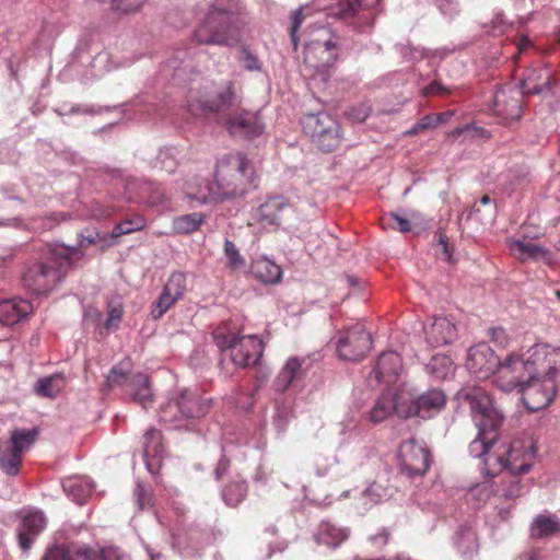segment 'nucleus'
Listing matches in <instances>:
<instances>
[{"label":"nucleus","instance_id":"nucleus-4","mask_svg":"<svg viewBox=\"0 0 560 560\" xmlns=\"http://www.w3.org/2000/svg\"><path fill=\"white\" fill-rule=\"evenodd\" d=\"M469 405L472 421L478 428V434L469 444V453L475 457L488 456L489 451L498 439V431L503 423L502 412L494 406L491 396L481 388L469 389L465 394Z\"/></svg>","mask_w":560,"mask_h":560},{"label":"nucleus","instance_id":"nucleus-56","mask_svg":"<svg viewBox=\"0 0 560 560\" xmlns=\"http://www.w3.org/2000/svg\"><path fill=\"white\" fill-rule=\"evenodd\" d=\"M114 213L115 209L113 207H104L98 203L93 205L91 209V215L95 219H107Z\"/></svg>","mask_w":560,"mask_h":560},{"label":"nucleus","instance_id":"nucleus-27","mask_svg":"<svg viewBox=\"0 0 560 560\" xmlns=\"http://www.w3.org/2000/svg\"><path fill=\"white\" fill-rule=\"evenodd\" d=\"M143 442V458L149 470L159 469L165 454L162 434L159 430L151 429L145 432Z\"/></svg>","mask_w":560,"mask_h":560},{"label":"nucleus","instance_id":"nucleus-5","mask_svg":"<svg viewBox=\"0 0 560 560\" xmlns=\"http://www.w3.org/2000/svg\"><path fill=\"white\" fill-rule=\"evenodd\" d=\"M201 108L206 113L221 115L232 136L250 139L264 131L265 125L259 115L240 107L232 83H229L224 91L201 102Z\"/></svg>","mask_w":560,"mask_h":560},{"label":"nucleus","instance_id":"nucleus-60","mask_svg":"<svg viewBox=\"0 0 560 560\" xmlns=\"http://www.w3.org/2000/svg\"><path fill=\"white\" fill-rule=\"evenodd\" d=\"M389 539V532L386 528H383L378 534L371 537V540L374 545H377L378 547L387 545Z\"/></svg>","mask_w":560,"mask_h":560},{"label":"nucleus","instance_id":"nucleus-44","mask_svg":"<svg viewBox=\"0 0 560 560\" xmlns=\"http://www.w3.org/2000/svg\"><path fill=\"white\" fill-rule=\"evenodd\" d=\"M145 226V219L142 215L124 220L116 224L112 231L110 236L117 238L121 235L130 234L135 231H140Z\"/></svg>","mask_w":560,"mask_h":560},{"label":"nucleus","instance_id":"nucleus-26","mask_svg":"<svg viewBox=\"0 0 560 560\" xmlns=\"http://www.w3.org/2000/svg\"><path fill=\"white\" fill-rule=\"evenodd\" d=\"M508 247L511 254L518 260H545L549 261L551 259L550 252L539 246L530 241L526 240H516V238H508L506 240Z\"/></svg>","mask_w":560,"mask_h":560},{"label":"nucleus","instance_id":"nucleus-1","mask_svg":"<svg viewBox=\"0 0 560 560\" xmlns=\"http://www.w3.org/2000/svg\"><path fill=\"white\" fill-rule=\"evenodd\" d=\"M255 179V168L247 156L231 152L218 160L214 182L202 184L198 178L187 182L185 192L200 203L222 201L245 196Z\"/></svg>","mask_w":560,"mask_h":560},{"label":"nucleus","instance_id":"nucleus-18","mask_svg":"<svg viewBox=\"0 0 560 560\" xmlns=\"http://www.w3.org/2000/svg\"><path fill=\"white\" fill-rule=\"evenodd\" d=\"M186 291V275L184 272H173L164 284L159 299L152 306V318H161L177 301L183 299Z\"/></svg>","mask_w":560,"mask_h":560},{"label":"nucleus","instance_id":"nucleus-31","mask_svg":"<svg viewBox=\"0 0 560 560\" xmlns=\"http://www.w3.org/2000/svg\"><path fill=\"white\" fill-rule=\"evenodd\" d=\"M380 0H340L337 8V15L345 21L360 18L369 20L371 12L368 9L373 8Z\"/></svg>","mask_w":560,"mask_h":560},{"label":"nucleus","instance_id":"nucleus-52","mask_svg":"<svg viewBox=\"0 0 560 560\" xmlns=\"http://www.w3.org/2000/svg\"><path fill=\"white\" fill-rule=\"evenodd\" d=\"M307 10H308L307 7L301 8L299 10H296L291 18L292 25H291V30H290V36H291V40H292V44L295 49L298 47V31L306 18L305 11H307Z\"/></svg>","mask_w":560,"mask_h":560},{"label":"nucleus","instance_id":"nucleus-15","mask_svg":"<svg viewBox=\"0 0 560 560\" xmlns=\"http://www.w3.org/2000/svg\"><path fill=\"white\" fill-rule=\"evenodd\" d=\"M372 338L361 323L345 329L339 337L337 351L343 360H362L371 350Z\"/></svg>","mask_w":560,"mask_h":560},{"label":"nucleus","instance_id":"nucleus-62","mask_svg":"<svg viewBox=\"0 0 560 560\" xmlns=\"http://www.w3.org/2000/svg\"><path fill=\"white\" fill-rule=\"evenodd\" d=\"M453 115H454V113L452 110L433 114V120H434L435 127L447 122L452 118Z\"/></svg>","mask_w":560,"mask_h":560},{"label":"nucleus","instance_id":"nucleus-33","mask_svg":"<svg viewBox=\"0 0 560 560\" xmlns=\"http://www.w3.org/2000/svg\"><path fill=\"white\" fill-rule=\"evenodd\" d=\"M314 538L319 545L336 548L348 538V532L343 528L336 527L329 522H322L314 534Z\"/></svg>","mask_w":560,"mask_h":560},{"label":"nucleus","instance_id":"nucleus-8","mask_svg":"<svg viewBox=\"0 0 560 560\" xmlns=\"http://www.w3.org/2000/svg\"><path fill=\"white\" fill-rule=\"evenodd\" d=\"M241 38V27L234 15L222 9L209 11L194 31V39L199 45L234 47Z\"/></svg>","mask_w":560,"mask_h":560},{"label":"nucleus","instance_id":"nucleus-50","mask_svg":"<svg viewBox=\"0 0 560 560\" xmlns=\"http://www.w3.org/2000/svg\"><path fill=\"white\" fill-rule=\"evenodd\" d=\"M238 61L247 71H259L261 69V62L259 59L247 48H243L241 50Z\"/></svg>","mask_w":560,"mask_h":560},{"label":"nucleus","instance_id":"nucleus-45","mask_svg":"<svg viewBox=\"0 0 560 560\" xmlns=\"http://www.w3.org/2000/svg\"><path fill=\"white\" fill-rule=\"evenodd\" d=\"M224 254L226 257L228 268L232 270H238L240 268L244 267L245 259L240 254L236 245L230 240H225L224 242Z\"/></svg>","mask_w":560,"mask_h":560},{"label":"nucleus","instance_id":"nucleus-11","mask_svg":"<svg viewBox=\"0 0 560 560\" xmlns=\"http://www.w3.org/2000/svg\"><path fill=\"white\" fill-rule=\"evenodd\" d=\"M303 128L312 142L323 152L335 151L341 141L339 122L327 113L308 114Z\"/></svg>","mask_w":560,"mask_h":560},{"label":"nucleus","instance_id":"nucleus-16","mask_svg":"<svg viewBox=\"0 0 560 560\" xmlns=\"http://www.w3.org/2000/svg\"><path fill=\"white\" fill-rule=\"evenodd\" d=\"M500 360L495 352L485 342H480L468 350L466 368L479 380H487L498 375Z\"/></svg>","mask_w":560,"mask_h":560},{"label":"nucleus","instance_id":"nucleus-47","mask_svg":"<svg viewBox=\"0 0 560 560\" xmlns=\"http://www.w3.org/2000/svg\"><path fill=\"white\" fill-rule=\"evenodd\" d=\"M154 190L153 192H150L149 195L145 194H139L133 197V202H144L151 207H158L161 205H164L166 202V197L164 195V190L160 185L154 184Z\"/></svg>","mask_w":560,"mask_h":560},{"label":"nucleus","instance_id":"nucleus-48","mask_svg":"<svg viewBox=\"0 0 560 560\" xmlns=\"http://www.w3.org/2000/svg\"><path fill=\"white\" fill-rule=\"evenodd\" d=\"M154 184L141 179L129 180L126 185V194L129 200L133 201V197L139 194L149 195L154 190Z\"/></svg>","mask_w":560,"mask_h":560},{"label":"nucleus","instance_id":"nucleus-21","mask_svg":"<svg viewBox=\"0 0 560 560\" xmlns=\"http://www.w3.org/2000/svg\"><path fill=\"white\" fill-rule=\"evenodd\" d=\"M46 518L43 512L32 511L26 513L18 526L19 546L23 551H28L35 538L46 527Z\"/></svg>","mask_w":560,"mask_h":560},{"label":"nucleus","instance_id":"nucleus-51","mask_svg":"<svg viewBox=\"0 0 560 560\" xmlns=\"http://www.w3.org/2000/svg\"><path fill=\"white\" fill-rule=\"evenodd\" d=\"M430 128H435L433 120V114L423 116L418 122H416L410 129L405 131V136L413 137L419 133L427 131Z\"/></svg>","mask_w":560,"mask_h":560},{"label":"nucleus","instance_id":"nucleus-9","mask_svg":"<svg viewBox=\"0 0 560 560\" xmlns=\"http://www.w3.org/2000/svg\"><path fill=\"white\" fill-rule=\"evenodd\" d=\"M536 457V447L530 436L514 439L509 450L499 456H488L485 459L483 471L495 475L505 468L509 472H528Z\"/></svg>","mask_w":560,"mask_h":560},{"label":"nucleus","instance_id":"nucleus-12","mask_svg":"<svg viewBox=\"0 0 560 560\" xmlns=\"http://www.w3.org/2000/svg\"><path fill=\"white\" fill-rule=\"evenodd\" d=\"M37 436L34 430H14L10 441L0 444V469L15 476L20 471L23 454L32 446Z\"/></svg>","mask_w":560,"mask_h":560},{"label":"nucleus","instance_id":"nucleus-64","mask_svg":"<svg viewBox=\"0 0 560 560\" xmlns=\"http://www.w3.org/2000/svg\"><path fill=\"white\" fill-rule=\"evenodd\" d=\"M532 46L530 40L526 36H521L518 38L517 47L520 55L525 52Z\"/></svg>","mask_w":560,"mask_h":560},{"label":"nucleus","instance_id":"nucleus-30","mask_svg":"<svg viewBox=\"0 0 560 560\" xmlns=\"http://www.w3.org/2000/svg\"><path fill=\"white\" fill-rule=\"evenodd\" d=\"M390 400L398 417L409 418L416 416L417 397L405 384L396 388L393 394L390 393Z\"/></svg>","mask_w":560,"mask_h":560},{"label":"nucleus","instance_id":"nucleus-3","mask_svg":"<svg viewBox=\"0 0 560 560\" xmlns=\"http://www.w3.org/2000/svg\"><path fill=\"white\" fill-rule=\"evenodd\" d=\"M304 36L301 71L310 80L326 83L331 75V67L339 57L340 38L324 26L313 27Z\"/></svg>","mask_w":560,"mask_h":560},{"label":"nucleus","instance_id":"nucleus-57","mask_svg":"<svg viewBox=\"0 0 560 560\" xmlns=\"http://www.w3.org/2000/svg\"><path fill=\"white\" fill-rule=\"evenodd\" d=\"M371 114V108L366 105H360L358 107H353L349 112V117L354 121H364Z\"/></svg>","mask_w":560,"mask_h":560},{"label":"nucleus","instance_id":"nucleus-40","mask_svg":"<svg viewBox=\"0 0 560 560\" xmlns=\"http://www.w3.org/2000/svg\"><path fill=\"white\" fill-rule=\"evenodd\" d=\"M523 472H509L508 476L501 479L500 487L495 493L505 499H515L522 495L524 486L518 478Z\"/></svg>","mask_w":560,"mask_h":560},{"label":"nucleus","instance_id":"nucleus-29","mask_svg":"<svg viewBox=\"0 0 560 560\" xmlns=\"http://www.w3.org/2000/svg\"><path fill=\"white\" fill-rule=\"evenodd\" d=\"M33 312V306L27 300L10 299L0 302V323L7 326L19 323Z\"/></svg>","mask_w":560,"mask_h":560},{"label":"nucleus","instance_id":"nucleus-39","mask_svg":"<svg viewBox=\"0 0 560 560\" xmlns=\"http://www.w3.org/2000/svg\"><path fill=\"white\" fill-rule=\"evenodd\" d=\"M247 492L245 480H232L223 488L222 498L228 505L235 508L245 500Z\"/></svg>","mask_w":560,"mask_h":560},{"label":"nucleus","instance_id":"nucleus-28","mask_svg":"<svg viewBox=\"0 0 560 560\" xmlns=\"http://www.w3.org/2000/svg\"><path fill=\"white\" fill-rule=\"evenodd\" d=\"M446 395L440 389H430L417 396L416 416L431 419L442 411L446 405Z\"/></svg>","mask_w":560,"mask_h":560},{"label":"nucleus","instance_id":"nucleus-14","mask_svg":"<svg viewBox=\"0 0 560 560\" xmlns=\"http://www.w3.org/2000/svg\"><path fill=\"white\" fill-rule=\"evenodd\" d=\"M397 457L401 472L409 477L423 476L431 465L429 448L415 439L400 444Z\"/></svg>","mask_w":560,"mask_h":560},{"label":"nucleus","instance_id":"nucleus-46","mask_svg":"<svg viewBox=\"0 0 560 560\" xmlns=\"http://www.w3.org/2000/svg\"><path fill=\"white\" fill-rule=\"evenodd\" d=\"M382 225L384 229L389 228L401 233H407L411 229V224L407 219L394 212H389L382 218Z\"/></svg>","mask_w":560,"mask_h":560},{"label":"nucleus","instance_id":"nucleus-36","mask_svg":"<svg viewBox=\"0 0 560 560\" xmlns=\"http://www.w3.org/2000/svg\"><path fill=\"white\" fill-rule=\"evenodd\" d=\"M560 533V520L552 515H538L532 526L530 536L544 538Z\"/></svg>","mask_w":560,"mask_h":560},{"label":"nucleus","instance_id":"nucleus-38","mask_svg":"<svg viewBox=\"0 0 560 560\" xmlns=\"http://www.w3.org/2000/svg\"><path fill=\"white\" fill-rule=\"evenodd\" d=\"M66 381L62 374H52L38 380L35 386L36 394L42 397L55 398L65 388Z\"/></svg>","mask_w":560,"mask_h":560},{"label":"nucleus","instance_id":"nucleus-22","mask_svg":"<svg viewBox=\"0 0 560 560\" xmlns=\"http://www.w3.org/2000/svg\"><path fill=\"white\" fill-rule=\"evenodd\" d=\"M402 368L401 358L397 352H383L371 374L368 377L370 384L393 383L399 375Z\"/></svg>","mask_w":560,"mask_h":560},{"label":"nucleus","instance_id":"nucleus-37","mask_svg":"<svg viewBox=\"0 0 560 560\" xmlns=\"http://www.w3.org/2000/svg\"><path fill=\"white\" fill-rule=\"evenodd\" d=\"M131 378L132 376H130V362L121 361L110 369L106 377L105 386L108 389L115 387H125L128 392L130 388Z\"/></svg>","mask_w":560,"mask_h":560},{"label":"nucleus","instance_id":"nucleus-54","mask_svg":"<svg viewBox=\"0 0 560 560\" xmlns=\"http://www.w3.org/2000/svg\"><path fill=\"white\" fill-rule=\"evenodd\" d=\"M451 93V90L447 86L442 85L439 81H433L428 86L423 88L422 94L423 96H445Z\"/></svg>","mask_w":560,"mask_h":560},{"label":"nucleus","instance_id":"nucleus-17","mask_svg":"<svg viewBox=\"0 0 560 560\" xmlns=\"http://www.w3.org/2000/svg\"><path fill=\"white\" fill-rule=\"evenodd\" d=\"M524 94L517 86L506 84L499 89L493 97V112L504 122L521 118Z\"/></svg>","mask_w":560,"mask_h":560},{"label":"nucleus","instance_id":"nucleus-34","mask_svg":"<svg viewBox=\"0 0 560 560\" xmlns=\"http://www.w3.org/2000/svg\"><path fill=\"white\" fill-rule=\"evenodd\" d=\"M65 492L78 504H83L92 493L93 485L84 477H69L62 481Z\"/></svg>","mask_w":560,"mask_h":560},{"label":"nucleus","instance_id":"nucleus-20","mask_svg":"<svg viewBox=\"0 0 560 560\" xmlns=\"http://www.w3.org/2000/svg\"><path fill=\"white\" fill-rule=\"evenodd\" d=\"M555 84L550 69L544 66L529 67L521 80V92L525 95L541 94L550 91Z\"/></svg>","mask_w":560,"mask_h":560},{"label":"nucleus","instance_id":"nucleus-43","mask_svg":"<svg viewBox=\"0 0 560 560\" xmlns=\"http://www.w3.org/2000/svg\"><path fill=\"white\" fill-rule=\"evenodd\" d=\"M393 412H395V410L393 401L390 400V393H383L371 410L370 419L374 423H380Z\"/></svg>","mask_w":560,"mask_h":560},{"label":"nucleus","instance_id":"nucleus-42","mask_svg":"<svg viewBox=\"0 0 560 560\" xmlns=\"http://www.w3.org/2000/svg\"><path fill=\"white\" fill-rule=\"evenodd\" d=\"M428 371L439 380H445L454 372V363L448 355L435 354L427 365Z\"/></svg>","mask_w":560,"mask_h":560},{"label":"nucleus","instance_id":"nucleus-35","mask_svg":"<svg viewBox=\"0 0 560 560\" xmlns=\"http://www.w3.org/2000/svg\"><path fill=\"white\" fill-rule=\"evenodd\" d=\"M128 393L132 395L133 399L140 402L143 408H147V405L152 401L149 376L143 373L132 375Z\"/></svg>","mask_w":560,"mask_h":560},{"label":"nucleus","instance_id":"nucleus-53","mask_svg":"<svg viewBox=\"0 0 560 560\" xmlns=\"http://www.w3.org/2000/svg\"><path fill=\"white\" fill-rule=\"evenodd\" d=\"M363 495L371 503H375L376 504V503L381 502L384 499L386 493H385V489L381 485H378L376 482H373L363 491Z\"/></svg>","mask_w":560,"mask_h":560},{"label":"nucleus","instance_id":"nucleus-2","mask_svg":"<svg viewBox=\"0 0 560 560\" xmlns=\"http://www.w3.org/2000/svg\"><path fill=\"white\" fill-rule=\"evenodd\" d=\"M560 370V349L536 345L526 353H511L500 362L494 382L504 392H512L537 375L557 374Z\"/></svg>","mask_w":560,"mask_h":560},{"label":"nucleus","instance_id":"nucleus-32","mask_svg":"<svg viewBox=\"0 0 560 560\" xmlns=\"http://www.w3.org/2000/svg\"><path fill=\"white\" fill-rule=\"evenodd\" d=\"M250 271L253 276L267 284H275L280 282L282 277V269L272 260L260 257L252 262Z\"/></svg>","mask_w":560,"mask_h":560},{"label":"nucleus","instance_id":"nucleus-41","mask_svg":"<svg viewBox=\"0 0 560 560\" xmlns=\"http://www.w3.org/2000/svg\"><path fill=\"white\" fill-rule=\"evenodd\" d=\"M205 219L206 215L200 212L180 215L174 219L173 228L179 234H189L199 230Z\"/></svg>","mask_w":560,"mask_h":560},{"label":"nucleus","instance_id":"nucleus-61","mask_svg":"<svg viewBox=\"0 0 560 560\" xmlns=\"http://www.w3.org/2000/svg\"><path fill=\"white\" fill-rule=\"evenodd\" d=\"M230 462L226 458H221L214 469L215 479L220 480L223 475L228 471Z\"/></svg>","mask_w":560,"mask_h":560},{"label":"nucleus","instance_id":"nucleus-58","mask_svg":"<svg viewBox=\"0 0 560 560\" xmlns=\"http://www.w3.org/2000/svg\"><path fill=\"white\" fill-rule=\"evenodd\" d=\"M467 138L475 139H489L490 133L487 129L478 127L476 125H467Z\"/></svg>","mask_w":560,"mask_h":560},{"label":"nucleus","instance_id":"nucleus-55","mask_svg":"<svg viewBox=\"0 0 560 560\" xmlns=\"http://www.w3.org/2000/svg\"><path fill=\"white\" fill-rule=\"evenodd\" d=\"M489 336L492 341L504 347L509 342V337L502 327H493L489 329Z\"/></svg>","mask_w":560,"mask_h":560},{"label":"nucleus","instance_id":"nucleus-7","mask_svg":"<svg viewBox=\"0 0 560 560\" xmlns=\"http://www.w3.org/2000/svg\"><path fill=\"white\" fill-rule=\"evenodd\" d=\"M83 254L77 249L58 248L44 262L28 265L23 272V284L33 294L48 293L60 282L65 269L70 268L73 259H80Z\"/></svg>","mask_w":560,"mask_h":560},{"label":"nucleus","instance_id":"nucleus-23","mask_svg":"<svg viewBox=\"0 0 560 560\" xmlns=\"http://www.w3.org/2000/svg\"><path fill=\"white\" fill-rule=\"evenodd\" d=\"M427 340L433 347L452 343L457 338L455 323L446 316H438L424 328Z\"/></svg>","mask_w":560,"mask_h":560},{"label":"nucleus","instance_id":"nucleus-59","mask_svg":"<svg viewBox=\"0 0 560 560\" xmlns=\"http://www.w3.org/2000/svg\"><path fill=\"white\" fill-rule=\"evenodd\" d=\"M97 235H98V233H96V232L88 233V234L81 233L80 234V238H79L80 247L86 248L90 245L94 244L96 242V236Z\"/></svg>","mask_w":560,"mask_h":560},{"label":"nucleus","instance_id":"nucleus-6","mask_svg":"<svg viewBox=\"0 0 560 560\" xmlns=\"http://www.w3.org/2000/svg\"><path fill=\"white\" fill-rule=\"evenodd\" d=\"M212 338L222 352L223 366L228 359L235 369L254 366L264 353L261 339L254 335L238 336L228 322L213 330Z\"/></svg>","mask_w":560,"mask_h":560},{"label":"nucleus","instance_id":"nucleus-25","mask_svg":"<svg viewBox=\"0 0 560 560\" xmlns=\"http://www.w3.org/2000/svg\"><path fill=\"white\" fill-rule=\"evenodd\" d=\"M42 560H107V557L102 549L72 550L63 546H52L46 549Z\"/></svg>","mask_w":560,"mask_h":560},{"label":"nucleus","instance_id":"nucleus-49","mask_svg":"<svg viewBox=\"0 0 560 560\" xmlns=\"http://www.w3.org/2000/svg\"><path fill=\"white\" fill-rule=\"evenodd\" d=\"M124 315V308L121 304H108L107 318L104 322V327L107 330L117 329Z\"/></svg>","mask_w":560,"mask_h":560},{"label":"nucleus","instance_id":"nucleus-24","mask_svg":"<svg viewBox=\"0 0 560 560\" xmlns=\"http://www.w3.org/2000/svg\"><path fill=\"white\" fill-rule=\"evenodd\" d=\"M288 208L289 203L283 197H271L255 210L254 218L264 228L277 229L281 224L283 211Z\"/></svg>","mask_w":560,"mask_h":560},{"label":"nucleus","instance_id":"nucleus-13","mask_svg":"<svg viewBox=\"0 0 560 560\" xmlns=\"http://www.w3.org/2000/svg\"><path fill=\"white\" fill-rule=\"evenodd\" d=\"M555 377L556 374L537 375L534 380L527 382L524 387H520L518 393L529 411L541 410L553 400L557 394Z\"/></svg>","mask_w":560,"mask_h":560},{"label":"nucleus","instance_id":"nucleus-63","mask_svg":"<svg viewBox=\"0 0 560 560\" xmlns=\"http://www.w3.org/2000/svg\"><path fill=\"white\" fill-rule=\"evenodd\" d=\"M135 495L137 497L138 504L141 509L149 501V499L147 498V494H145V490L140 486L137 487V489L135 490Z\"/></svg>","mask_w":560,"mask_h":560},{"label":"nucleus","instance_id":"nucleus-10","mask_svg":"<svg viewBox=\"0 0 560 560\" xmlns=\"http://www.w3.org/2000/svg\"><path fill=\"white\" fill-rule=\"evenodd\" d=\"M212 401L198 390L183 389L177 398L170 399L160 410V421L179 425L183 419H198L206 416Z\"/></svg>","mask_w":560,"mask_h":560},{"label":"nucleus","instance_id":"nucleus-19","mask_svg":"<svg viewBox=\"0 0 560 560\" xmlns=\"http://www.w3.org/2000/svg\"><path fill=\"white\" fill-rule=\"evenodd\" d=\"M310 366V360L305 357L289 358L273 381L275 390L283 393L303 381Z\"/></svg>","mask_w":560,"mask_h":560}]
</instances>
